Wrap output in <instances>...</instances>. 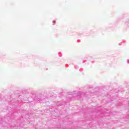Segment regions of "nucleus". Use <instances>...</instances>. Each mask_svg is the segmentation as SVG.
Returning <instances> with one entry per match:
<instances>
[{
    "label": "nucleus",
    "instance_id": "obj_1",
    "mask_svg": "<svg viewBox=\"0 0 129 129\" xmlns=\"http://www.w3.org/2000/svg\"><path fill=\"white\" fill-rule=\"evenodd\" d=\"M53 25H55V24H56V21H53Z\"/></svg>",
    "mask_w": 129,
    "mask_h": 129
}]
</instances>
